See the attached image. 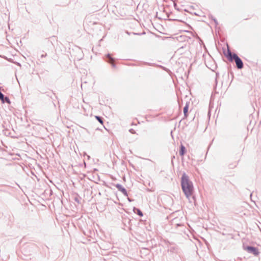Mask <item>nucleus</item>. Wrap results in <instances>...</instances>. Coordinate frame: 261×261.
I'll use <instances>...</instances> for the list:
<instances>
[{
  "mask_svg": "<svg viewBox=\"0 0 261 261\" xmlns=\"http://www.w3.org/2000/svg\"><path fill=\"white\" fill-rule=\"evenodd\" d=\"M180 186L186 197L189 200L190 202H192L190 201L191 197L194 201H195V196L193 195L194 192L193 184L192 181L190 180L189 177L186 172H183L182 174L180 180Z\"/></svg>",
  "mask_w": 261,
  "mask_h": 261,
  "instance_id": "1",
  "label": "nucleus"
},
{
  "mask_svg": "<svg viewBox=\"0 0 261 261\" xmlns=\"http://www.w3.org/2000/svg\"><path fill=\"white\" fill-rule=\"evenodd\" d=\"M223 53L227 60L230 62H235L236 67L238 69H242L244 67V63L242 60L234 53H232L227 45V50L225 48H222Z\"/></svg>",
  "mask_w": 261,
  "mask_h": 261,
  "instance_id": "2",
  "label": "nucleus"
},
{
  "mask_svg": "<svg viewBox=\"0 0 261 261\" xmlns=\"http://www.w3.org/2000/svg\"><path fill=\"white\" fill-rule=\"evenodd\" d=\"M243 247L244 250L249 253L252 254L255 256H257L259 254V250L256 247L250 245H245L243 244Z\"/></svg>",
  "mask_w": 261,
  "mask_h": 261,
  "instance_id": "3",
  "label": "nucleus"
},
{
  "mask_svg": "<svg viewBox=\"0 0 261 261\" xmlns=\"http://www.w3.org/2000/svg\"><path fill=\"white\" fill-rule=\"evenodd\" d=\"M131 65L132 66H143V65H145V66H159L161 68H162L163 70L166 71L167 70V68H166L165 67H164L162 65H158L157 64H156L155 63H149V62H144V61H139V63L138 65L136 64H131Z\"/></svg>",
  "mask_w": 261,
  "mask_h": 261,
  "instance_id": "4",
  "label": "nucleus"
},
{
  "mask_svg": "<svg viewBox=\"0 0 261 261\" xmlns=\"http://www.w3.org/2000/svg\"><path fill=\"white\" fill-rule=\"evenodd\" d=\"M104 59L107 62L110 64L113 68L116 67V64L113 63V62L116 60V59L113 58L111 54L108 53L106 54L104 57Z\"/></svg>",
  "mask_w": 261,
  "mask_h": 261,
  "instance_id": "5",
  "label": "nucleus"
},
{
  "mask_svg": "<svg viewBox=\"0 0 261 261\" xmlns=\"http://www.w3.org/2000/svg\"><path fill=\"white\" fill-rule=\"evenodd\" d=\"M113 185L115 186V187L118 190V191H120L124 196H128V193L127 190L120 184H112Z\"/></svg>",
  "mask_w": 261,
  "mask_h": 261,
  "instance_id": "6",
  "label": "nucleus"
},
{
  "mask_svg": "<svg viewBox=\"0 0 261 261\" xmlns=\"http://www.w3.org/2000/svg\"><path fill=\"white\" fill-rule=\"evenodd\" d=\"M189 102H187L186 103V105L184 107L183 112H184V118L180 120L179 121V123H180L182 121V120L184 119H186L188 116V110H189Z\"/></svg>",
  "mask_w": 261,
  "mask_h": 261,
  "instance_id": "7",
  "label": "nucleus"
},
{
  "mask_svg": "<svg viewBox=\"0 0 261 261\" xmlns=\"http://www.w3.org/2000/svg\"><path fill=\"white\" fill-rule=\"evenodd\" d=\"M187 149L186 147L182 144H181L179 146V154L180 156L182 157L184 156V155L187 152Z\"/></svg>",
  "mask_w": 261,
  "mask_h": 261,
  "instance_id": "8",
  "label": "nucleus"
},
{
  "mask_svg": "<svg viewBox=\"0 0 261 261\" xmlns=\"http://www.w3.org/2000/svg\"><path fill=\"white\" fill-rule=\"evenodd\" d=\"M133 212L135 214H137L140 217H142L143 216V213L141 211V210L137 207H134L133 208Z\"/></svg>",
  "mask_w": 261,
  "mask_h": 261,
  "instance_id": "9",
  "label": "nucleus"
},
{
  "mask_svg": "<svg viewBox=\"0 0 261 261\" xmlns=\"http://www.w3.org/2000/svg\"><path fill=\"white\" fill-rule=\"evenodd\" d=\"M168 20L169 21H179V22H184V23H185V24H186L188 25V27L189 29H191L193 30L192 27L190 25L188 24L186 22H185V21H182V20H181L180 19L172 18H169Z\"/></svg>",
  "mask_w": 261,
  "mask_h": 261,
  "instance_id": "10",
  "label": "nucleus"
},
{
  "mask_svg": "<svg viewBox=\"0 0 261 261\" xmlns=\"http://www.w3.org/2000/svg\"><path fill=\"white\" fill-rule=\"evenodd\" d=\"M208 18L211 20H213L216 26L218 25V22L217 19L215 17H214L212 14H210L208 15Z\"/></svg>",
  "mask_w": 261,
  "mask_h": 261,
  "instance_id": "11",
  "label": "nucleus"
},
{
  "mask_svg": "<svg viewBox=\"0 0 261 261\" xmlns=\"http://www.w3.org/2000/svg\"><path fill=\"white\" fill-rule=\"evenodd\" d=\"M95 118L100 124H103V118L101 116L96 115L95 116Z\"/></svg>",
  "mask_w": 261,
  "mask_h": 261,
  "instance_id": "12",
  "label": "nucleus"
},
{
  "mask_svg": "<svg viewBox=\"0 0 261 261\" xmlns=\"http://www.w3.org/2000/svg\"><path fill=\"white\" fill-rule=\"evenodd\" d=\"M219 73H216V78H215V86L214 87V91H215V92L216 93H218V92L216 91V86H217V85L218 84L217 78L219 77Z\"/></svg>",
  "mask_w": 261,
  "mask_h": 261,
  "instance_id": "13",
  "label": "nucleus"
},
{
  "mask_svg": "<svg viewBox=\"0 0 261 261\" xmlns=\"http://www.w3.org/2000/svg\"><path fill=\"white\" fill-rule=\"evenodd\" d=\"M82 198L77 194H76V196L73 198V200L79 204L80 203V200Z\"/></svg>",
  "mask_w": 261,
  "mask_h": 261,
  "instance_id": "14",
  "label": "nucleus"
},
{
  "mask_svg": "<svg viewBox=\"0 0 261 261\" xmlns=\"http://www.w3.org/2000/svg\"><path fill=\"white\" fill-rule=\"evenodd\" d=\"M50 95L49 94H47L48 96H49L52 99H54V97L57 98V97L55 95V94L53 92H51Z\"/></svg>",
  "mask_w": 261,
  "mask_h": 261,
  "instance_id": "15",
  "label": "nucleus"
},
{
  "mask_svg": "<svg viewBox=\"0 0 261 261\" xmlns=\"http://www.w3.org/2000/svg\"><path fill=\"white\" fill-rule=\"evenodd\" d=\"M42 54L40 55V59H43L44 58L46 57L47 56V53H44L43 50L42 51Z\"/></svg>",
  "mask_w": 261,
  "mask_h": 261,
  "instance_id": "16",
  "label": "nucleus"
},
{
  "mask_svg": "<svg viewBox=\"0 0 261 261\" xmlns=\"http://www.w3.org/2000/svg\"><path fill=\"white\" fill-rule=\"evenodd\" d=\"M3 131H4V134L7 136H8L10 134V133L9 132V130L7 129H5Z\"/></svg>",
  "mask_w": 261,
  "mask_h": 261,
  "instance_id": "17",
  "label": "nucleus"
},
{
  "mask_svg": "<svg viewBox=\"0 0 261 261\" xmlns=\"http://www.w3.org/2000/svg\"><path fill=\"white\" fill-rule=\"evenodd\" d=\"M236 166H237V165H233V164H229V168H231V169H232V168H233L234 167H236Z\"/></svg>",
  "mask_w": 261,
  "mask_h": 261,
  "instance_id": "18",
  "label": "nucleus"
},
{
  "mask_svg": "<svg viewBox=\"0 0 261 261\" xmlns=\"http://www.w3.org/2000/svg\"><path fill=\"white\" fill-rule=\"evenodd\" d=\"M129 132H130L132 134H135V131L134 129L133 128H131L129 130Z\"/></svg>",
  "mask_w": 261,
  "mask_h": 261,
  "instance_id": "19",
  "label": "nucleus"
},
{
  "mask_svg": "<svg viewBox=\"0 0 261 261\" xmlns=\"http://www.w3.org/2000/svg\"><path fill=\"white\" fill-rule=\"evenodd\" d=\"M127 200H128V201L129 202H132V201H134V199H132V198H129V197H128V196H127Z\"/></svg>",
  "mask_w": 261,
  "mask_h": 261,
  "instance_id": "20",
  "label": "nucleus"
},
{
  "mask_svg": "<svg viewBox=\"0 0 261 261\" xmlns=\"http://www.w3.org/2000/svg\"><path fill=\"white\" fill-rule=\"evenodd\" d=\"M174 7L176 10H177L178 11H180L179 9L177 8V5H174Z\"/></svg>",
  "mask_w": 261,
  "mask_h": 261,
  "instance_id": "21",
  "label": "nucleus"
},
{
  "mask_svg": "<svg viewBox=\"0 0 261 261\" xmlns=\"http://www.w3.org/2000/svg\"><path fill=\"white\" fill-rule=\"evenodd\" d=\"M132 33L134 35H141V34H142V33H134V32H133Z\"/></svg>",
  "mask_w": 261,
  "mask_h": 261,
  "instance_id": "22",
  "label": "nucleus"
},
{
  "mask_svg": "<svg viewBox=\"0 0 261 261\" xmlns=\"http://www.w3.org/2000/svg\"><path fill=\"white\" fill-rule=\"evenodd\" d=\"M103 185L106 186V187H107L110 188V187L107 184V183L105 181H103Z\"/></svg>",
  "mask_w": 261,
  "mask_h": 261,
  "instance_id": "23",
  "label": "nucleus"
},
{
  "mask_svg": "<svg viewBox=\"0 0 261 261\" xmlns=\"http://www.w3.org/2000/svg\"><path fill=\"white\" fill-rule=\"evenodd\" d=\"M15 64L17 65V66H21V64L19 62H16L15 63Z\"/></svg>",
  "mask_w": 261,
  "mask_h": 261,
  "instance_id": "24",
  "label": "nucleus"
},
{
  "mask_svg": "<svg viewBox=\"0 0 261 261\" xmlns=\"http://www.w3.org/2000/svg\"><path fill=\"white\" fill-rule=\"evenodd\" d=\"M85 153L86 154L87 157V159L89 160L90 158V155H89L88 154H87L86 152H85Z\"/></svg>",
  "mask_w": 261,
  "mask_h": 261,
  "instance_id": "25",
  "label": "nucleus"
},
{
  "mask_svg": "<svg viewBox=\"0 0 261 261\" xmlns=\"http://www.w3.org/2000/svg\"><path fill=\"white\" fill-rule=\"evenodd\" d=\"M83 57V55H82V56L80 58H77V60H81L82 59Z\"/></svg>",
  "mask_w": 261,
  "mask_h": 261,
  "instance_id": "26",
  "label": "nucleus"
},
{
  "mask_svg": "<svg viewBox=\"0 0 261 261\" xmlns=\"http://www.w3.org/2000/svg\"><path fill=\"white\" fill-rule=\"evenodd\" d=\"M131 221H132V220L130 219H128V223L129 225H130V223H131Z\"/></svg>",
  "mask_w": 261,
  "mask_h": 261,
  "instance_id": "27",
  "label": "nucleus"
},
{
  "mask_svg": "<svg viewBox=\"0 0 261 261\" xmlns=\"http://www.w3.org/2000/svg\"><path fill=\"white\" fill-rule=\"evenodd\" d=\"M175 159V156L172 157V163L173 164V159Z\"/></svg>",
  "mask_w": 261,
  "mask_h": 261,
  "instance_id": "28",
  "label": "nucleus"
},
{
  "mask_svg": "<svg viewBox=\"0 0 261 261\" xmlns=\"http://www.w3.org/2000/svg\"><path fill=\"white\" fill-rule=\"evenodd\" d=\"M176 225H177V226H182V225L181 224H176Z\"/></svg>",
  "mask_w": 261,
  "mask_h": 261,
  "instance_id": "29",
  "label": "nucleus"
},
{
  "mask_svg": "<svg viewBox=\"0 0 261 261\" xmlns=\"http://www.w3.org/2000/svg\"><path fill=\"white\" fill-rule=\"evenodd\" d=\"M213 97V93L212 94L211 99H212Z\"/></svg>",
  "mask_w": 261,
  "mask_h": 261,
  "instance_id": "30",
  "label": "nucleus"
},
{
  "mask_svg": "<svg viewBox=\"0 0 261 261\" xmlns=\"http://www.w3.org/2000/svg\"><path fill=\"white\" fill-rule=\"evenodd\" d=\"M194 14L195 15H196V16H197V15H198V14H197L196 12H195V13H194Z\"/></svg>",
  "mask_w": 261,
  "mask_h": 261,
  "instance_id": "31",
  "label": "nucleus"
},
{
  "mask_svg": "<svg viewBox=\"0 0 261 261\" xmlns=\"http://www.w3.org/2000/svg\"><path fill=\"white\" fill-rule=\"evenodd\" d=\"M126 33L127 34H128V35H129V34H130V33H129L128 31H126Z\"/></svg>",
  "mask_w": 261,
  "mask_h": 261,
  "instance_id": "32",
  "label": "nucleus"
},
{
  "mask_svg": "<svg viewBox=\"0 0 261 261\" xmlns=\"http://www.w3.org/2000/svg\"><path fill=\"white\" fill-rule=\"evenodd\" d=\"M184 31V32H188V33H189V31H186V30H184V31Z\"/></svg>",
  "mask_w": 261,
  "mask_h": 261,
  "instance_id": "33",
  "label": "nucleus"
},
{
  "mask_svg": "<svg viewBox=\"0 0 261 261\" xmlns=\"http://www.w3.org/2000/svg\"><path fill=\"white\" fill-rule=\"evenodd\" d=\"M178 103L179 105L180 106L179 100H178Z\"/></svg>",
  "mask_w": 261,
  "mask_h": 261,
  "instance_id": "34",
  "label": "nucleus"
},
{
  "mask_svg": "<svg viewBox=\"0 0 261 261\" xmlns=\"http://www.w3.org/2000/svg\"><path fill=\"white\" fill-rule=\"evenodd\" d=\"M184 11L186 12H188V11L186 9H185Z\"/></svg>",
  "mask_w": 261,
  "mask_h": 261,
  "instance_id": "35",
  "label": "nucleus"
},
{
  "mask_svg": "<svg viewBox=\"0 0 261 261\" xmlns=\"http://www.w3.org/2000/svg\"><path fill=\"white\" fill-rule=\"evenodd\" d=\"M84 164H85V165L86 166V163L85 162H84Z\"/></svg>",
  "mask_w": 261,
  "mask_h": 261,
  "instance_id": "36",
  "label": "nucleus"
}]
</instances>
